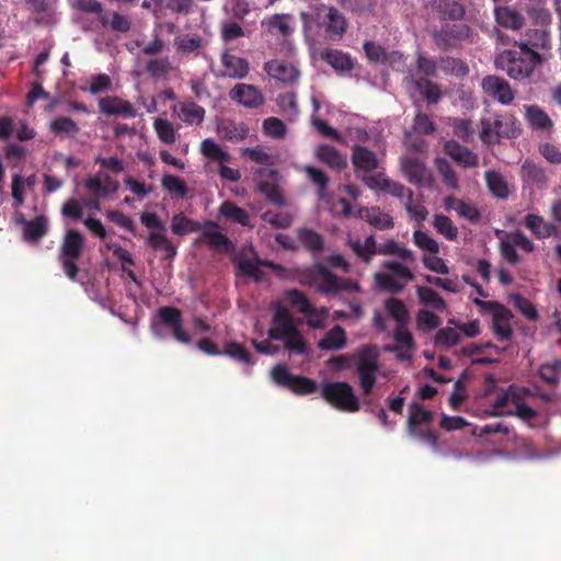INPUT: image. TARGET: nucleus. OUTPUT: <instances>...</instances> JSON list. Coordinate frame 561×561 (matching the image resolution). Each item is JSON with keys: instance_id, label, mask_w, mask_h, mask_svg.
Instances as JSON below:
<instances>
[{"instance_id": "1", "label": "nucleus", "mask_w": 561, "mask_h": 561, "mask_svg": "<svg viewBox=\"0 0 561 561\" xmlns=\"http://www.w3.org/2000/svg\"><path fill=\"white\" fill-rule=\"evenodd\" d=\"M267 336L268 339L261 342L255 340L252 341L253 346L261 354L275 355L278 353L279 347L277 345H273L271 343L272 340L283 341L285 350L289 353L298 355L307 353V344L297 328V322L290 311L279 302L276 304L275 311L272 317V324L267 331Z\"/></svg>"}, {"instance_id": "2", "label": "nucleus", "mask_w": 561, "mask_h": 561, "mask_svg": "<svg viewBox=\"0 0 561 561\" xmlns=\"http://www.w3.org/2000/svg\"><path fill=\"white\" fill-rule=\"evenodd\" d=\"M301 285L310 286L327 297H336L342 293H359L362 287L358 282L340 277L332 273L323 264H314L298 274Z\"/></svg>"}, {"instance_id": "3", "label": "nucleus", "mask_w": 561, "mask_h": 561, "mask_svg": "<svg viewBox=\"0 0 561 561\" xmlns=\"http://www.w3.org/2000/svg\"><path fill=\"white\" fill-rule=\"evenodd\" d=\"M540 62L541 57L536 50L517 47L516 42L513 48L503 50L495 58L496 68L513 80L528 79Z\"/></svg>"}, {"instance_id": "4", "label": "nucleus", "mask_w": 561, "mask_h": 561, "mask_svg": "<svg viewBox=\"0 0 561 561\" xmlns=\"http://www.w3.org/2000/svg\"><path fill=\"white\" fill-rule=\"evenodd\" d=\"M355 374L358 377V385L362 390L363 403L367 412H373V400L370 398L379 374V354L373 346L360 348L355 355Z\"/></svg>"}, {"instance_id": "5", "label": "nucleus", "mask_w": 561, "mask_h": 561, "mask_svg": "<svg viewBox=\"0 0 561 561\" xmlns=\"http://www.w3.org/2000/svg\"><path fill=\"white\" fill-rule=\"evenodd\" d=\"M321 396L333 408L340 411L353 413L360 409L359 398L348 382L325 381L321 386Z\"/></svg>"}, {"instance_id": "6", "label": "nucleus", "mask_w": 561, "mask_h": 561, "mask_svg": "<svg viewBox=\"0 0 561 561\" xmlns=\"http://www.w3.org/2000/svg\"><path fill=\"white\" fill-rule=\"evenodd\" d=\"M83 248L84 238L82 233L76 229H68L60 247L59 261L62 264L65 274L72 280L78 275L77 261L81 256Z\"/></svg>"}, {"instance_id": "7", "label": "nucleus", "mask_w": 561, "mask_h": 561, "mask_svg": "<svg viewBox=\"0 0 561 561\" xmlns=\"http://www.w3.org/2000/svg\"><path fill=\"white\" fill-rule=\"evenodd\" d=\"M472 30L467 24L462 23H445L439 30H435L432 34L433 41L436 46L443 50L457 48L460 44L469 38Z\"/></svg>"}, {"instance_id": "8", "label": "nucleus", "mask_w": 561, "mask_h": 561, "mask_svg": "<svg viewBox=\"0 0 561 561\" xmlns=\"http://www.w3.org/2000/svg\"><path fill=\"white\" fill-rule=\"evenodd\" d=\"M271 378L278 386L287 387L299 394H309L317 391L316 381L307 377L293 375L284 364H278L271 370Z\"/></svg>"}, {"instance_id": "9", "label": "nucleus", "mask_w": 561, "mask_h": 561, "mask_svg": "<svg viewBox=\"0 0 561 561\" xmlns=\"http://www.w3.org/2000/svg\"><path fill=\"white\" fill-rule=\"evenodd\" d=\"M400 169L407 180L416 186H431L432 172L417 157L404 156L400 159Z\"/></svg>"}, {"instance_id": "10", "label": "nucleus", "mask_w": 561, "mask_h": 561, "mask_svg": "<svg viewBox=\"0 0 561 561\" xmlns=\"http://www.w3.org/2000/svg\"><path fill=\"white\" fill-rule=\"evenodd\" d=\"M316 22L323 27L331 37H342L346 31L347 22L344 15L334 7H322L317 10Z\"/></svg>"}, {"instance_id": "11", "label": "nucleus", "mask_w": 561, "mask_h": 561, "mask_svg": "<svg viewBox=\"0 0 561 561\" xmlns=\"http://www.w3.org/2000/svg\"><path fill=\"white\" fill-rule=\"evenodd\" d=\"M483 91L503 105L511 104L515 99V93L510 83L496 76H486L482 80Z\"/></svg>"}, {"instance_id": "12", "label": "nucleus", "mask_w": 561, "mask_h": 561, "mask_svg": "<svg viewBox=\"0 0 561 561\" xmlns=\"http://www.w3.org/2000/svg\"><path fill=\"white\" fill-rule=\"evenodd\" d=\"M480 124V138L484 144L496 142L501 137L510 138L514 136V130L512 128L514 122L512 119H495L491 122L490 119L482 118Z\"/></svg>"}, {"instance_id": "13", "label": "nucleus", "mask_w": 561, "mask_h": 561, "mask_svg": "<svg viewBox=\"0 0 561 561\" xmlns=\"http://www.w3.org/2000/svg\"><path fill=\"white\" fill-rule=\"evenodd\" d=\"M161 324L167 325L173 333L176 341L190 344L191 337L182 328V313L174 307H162L159 309Z\"/></svg>"}, {"instance_id": "14", "label": "nucleus", "mask_w": 561, "mask_h": 561, "mask_svg": "<svg viewBox=\"0 0 561 561\" xmlns=\"http://www.w3.org/2000/svg\"><path fill=\"white\" fill-rule=\"evenodd\" d=\"M231 100L245 107L256 108L264 103L262 93L251 84L238 83L229 93Z\"/></svg>"}, {"instance_id": "15", "label": "nucleus", "mask_w": 561, "mask_h": 561, "mask_svg": "<svg viewBox=\"0 0 561 561\" xmlns=\"http://www.w3.org/2000/svg\"><path fill=\"white\" fill-rule=\"evenodd\" d=\"M222 70L217 73L218 77L242 79L249 73V64L245 59L224 53L221 55Z\"/></svg>"}, {"instance_id": "16", "label": "nucleus", "mask_w": 561, "mask_h": 561, "mask_svg": "<svg viewBox=\"0 0 561 561\" xmlns=\"http://www.w3.org/2000/svg\"><path fill=\"white\" fill-rule=\"evenodd\" d=\"M100 111L106 115L135 117L137 112L128 102L116 96L103 98L99 102Z\"/></svg>"}, {"instance_id": "17", "label": "nucleus", "mask_w": 561, "mask_h": 561, "mask_svg": "<svg viewBox=\"0 0 561 561\" xmlns=\"http://www.w3.org/2000/svg\"><path fill=\"white\" fill-rule=\"evenodd\" d=\"M178 117L188 125H201L205 118V110L195 102H181L173 106Z\"/></svg>"}, {"instance_id": "18", "label": "nucleus", "mask_w": 561, "mask_h": 561, "mask_svg": "<svg viewBox=\"0 0 561 561\" xmlns=\"http://www.w3.org/2000/svg\"><path fill=\"white\" fill-rule=\"evenodd\" d=\"M445 152L457 163L465 168H473L478 164V156L470 149L461 146L455 140L445 144Z\"/></svg>"}, {"instance_id": "19", "label": "nucleus", "mask_w": 561, "mask_h": 561, "mask_svg": "<svg viewBox=\"0 0 561 561\" xmlns=\"http://www.w3.org/2000/svg\"><path fill=\"white\" fill-rule=\"evenodd\" d=\"M352 162L357 170L364 172L379 169V160L376 153L360 145L353 147Z\"/></svg>"}, {"instance_id": "20", "label": "nucleus", "mask_w": 561, "mask_h": 561, "mask_svg": "<svg viewBox=\"0 0 561 561\" xmlns=\"http://www.w3.org/2000/svg\"><path fill=\"white\" fill-rule=\"evenodd\" d=\"M520 178L524 185L543 188L548 176L542 168L531 161H525L520 168Z\"/></svg>"}, {"instance_id": "21", "label": "nucleus", "mask_w": 561, "mask_h": 561, "mask_svg": "<svg viewBox=\"0 0 561 561\" xmlns=\"http://www.w3.org/2000/svg\"><path fill=\"white\" fill-rule=\"evenodd\" d=\"M433 10L440 20L460 21L466 14L465 7L456 0H438L433 3Z\"/></svg>"}, {"instance_id": "22", "label": "nucleus", "mask_w": 561, "mask_h": 561, "mask_svg": "<svg viewBox=\"0 0 561 561\" xmlns=\"http://www.w3.org/2000/svg\"><path fill=\"white\" fill-rule=\"evenodd\" d=\"M316 157L335 171H341L347 165L346 157L329 145L318 146L316 149Z\"/></svg>"}, {"instance_id": "23", "label": "nucleus", "mask_w": 561, "mask_h": 561, "mask_svg": "<svg viewBox=\"0 0 561 561\" xmlns=\"http://www.w3.org/2000/svg\"><path fill=\"white\" fill-rule=\"evenodd\" d=\"M262 25L266 27L272 35H280L287 37L294 32L293 16L289 14H274L262 21Z\"/></svg>"}, {"instance_id": "24", "label": "nucleus", "mask_w": 561, "mask_h": 561, "mask_svg": "<svg viewBox=\"0 0 561 561\" xmlns=\"http://www.w3.org/2000/svg\"><path fill=\"white\" fill-rule=\"evenodd\" d=\"M347 245L366 264L370 263L374 255H377V242L373 234L368 236L364 241L358 238H348Z\"/></svg>"}, {"instance_id": "25", "label": "nucleus", "mask_w": 561, "mask_h": 561, "mask_svg": "<svg viewBox=\"0 0 561 561\" xmlns=\"http://www.w3.org/2000/svg\"><path fill=\"white\" fill-rule=\"evenodd\" d=\"M267 73L282 82H294L299 76V71L290 64L280 60H272L265 64Z\"/></svg>"}, {"instance_id": "26", "label": "nucleus", "mask_w": 561, "mask_h": 561, "mask_svg": "<svg viewBox=\"0 0 561 561\" xmlns=\"http://www.w3.org/2000/svg\"><path fill=\"white\" fill-rule=\"evenodd\" d=\"M490 193L499 199H507L511 191L505 178L495 170H488L484 174Z\"/></svg>"}, {"instance_id": "27", "label": "nucleus", "mask_w": 561, "mask_h": 561, "mask_svg": "<svg viewBox=\"0 0 561 561\" xmlns=\"http://www.w3.org/2000/svg\"><path fill=\"white\" fill-rule=\"evenodd\" d=\"M434 419V414L431 411L424 410L423 407L417 402L410 404V413L408 416V434L416 433L420 425L431 424Z\"/></svg>"}, {"instance_id": "28", "label": "nucleus", "mask_w": 561, "mask_h": 561, "mask_svg": "<svg viewBox=\"0 0 561 561\" xmlns=\"http://www.w3.org/2000/svg\"><path fill=\"white\" fill-rule=\"evenodd\" d=\"M376 251L378 255H397L407 263L415 262L414 253L410 249L405 248L402 243H399L392 239L387 240L380 245L377 244Z\"/></svg>"}, {"instance_id": "29", "label": "nucleus", "mask_w": 561, "mask_h": 561, "mask_svg": "<svg viewBox=\"0 0 561 561\" xmlns=\"http://www.w3.org/2000/svg\"><path fill=\"white\" fill-rule=\"evenodd\" d=\"M99 21L103 26L118 33H127L131 27L130 19L117 11L101 14Z\"/></svg>"}, {"instance_id": "30", "label": "nucleus", "mask_w": 561, "mask_h": 561, "mask_svg": "<svg viewBox=\"0 0 561 561\" xmlns=\"http://www.w3.org/2000/svg\"><path fill=\"white\" fill-rule=\"evenodd\" d=\"M513 314L510 309L500 308V310L493 314V331L495 335L501 340H510L513 330L510 324V320L512 319Z\"/></svg>"}, {"instance_id": "31", "label": "nucleus", "mask_w": 561, "mask_h": 561, "mask_svg": "<svg viewBox=\"0 0 561 561\" xmlns=\"http://www.w3.org/2000/svg\"><path fill=\"white\" fill-rule=\"evenodd\" d=\"M494 14L496 22L506 28L518 30L524 24V18L511 8L496 7Z\"/></svg>"}, {"instance_id": "32", "label": "nucleus", "mask_w": 561, "mask_h": 561, "mask_svg": "<svg viewBox=\"0 0 561 561\" xmlns=\"http://www.w3.org/2000/svg\"><path fill=\"white\" fill-rule=\"evenodd\" d=\"M321 58L335 70L350 71L353 68L351 57L341 50L325 49L321 53Z\"/></svg>"}, {"instance_id": "33", "label": "nucleus", "mask_w": 561, "mask_h": 561, "mask_svg": "<svg viewBox=\"0 0 561 561\" xmlns=\"http://www.w3.org/2000/svg\"><path fill=\"white\" fill-rule=\"evenodd\" d=\"M147 244L156 251H162L164 253L163 260H171L176 255V248L168 239L165 232L149 233Z\"/></svg>"}, {"instance_id": "34", "label": "nucleus", "mask_w": 561, "mask_h": 561, "mask_svg": "<svg viewBox=\"0 0 561 561\" xmlns=\"http://www.w3.org/2000/svg\"><path fill=\"white\" fill-rule=\"evenodd\" d=\"M527 39L516 42L517 47L526 49H547L549 48V34L545 30H529L527 32Z\"/></svg>"}, {"instance_id": "35", "label": "nucleus", "mask_w": 561, "mask_h": 561, "mask_svg": "<svg viewBox=\"0 0 561 561\" xmlns=\"http://www.w3.org/2000/svg\"><path fill=\"white\" fill-rule=\"evenodd\" d=\"M346 345V333L341 325H335L318 343L321 350H342Z\"/></svg>"}, {"instance_id": "36", "label": "nucleus", "mask_w": 561, "mask_h": 561, "mask_svg": "<svg viewBox=\"0 0 561 561\" xmlns=\"http://www.w3.org/2000/svg\"><path fill=\"white\" fill-rule=\"evenodd\" d=\"M525 226L539 239L550 237L556 228L552 224H548L542 217L529 214L525 217Z\"/></svg>"}, {"instance_id": "37", "label": "nucleus", "mask_w": 561, "mask_h": 561, "mask_svg": "<svg viewBox=\"0 0 561 561\" xmlns=\"http://www.w3.org/2000/svg\"><path fill=\"white\" fill-rule=\"evenodd\" d=\"M219 214L229 219L232 222L240 224L242 226L250 225V216L247 210L237 206L234 203L226 201L219 207Z\"/></svg>"}, {"instance_id": "38", "label": "nucleus", "mask_w": 561, "mask_h": 561, "mask_svg": "<svg viewBox=\"0 0 561 561\" xmlns=\"http://www.w3.org/2000/svg\"><path fill=\"white\" fill-rule=\"evenodd\" d=\"M301 244L312 253H320L323 250L324 241L321 234L312 229L300 228L297 231Z\"/></svg>"}, {"instance_id": "39", "label": "nucleus", "mask_w": 561, "mask_h": 561, "mask_svg": "<svg viewBox=\"0 0 561 561\" xmlns=\"http://www.w3.org/2000/svg\"><path fill=\"white\" fill-rule=\"evenodd\" d=\"M525 112L526 118L533 128L547 130L552 127V121L539 106L526 105Z\"/></svg>"}, {"instance_id": "40", "label": "nucleus", "mask_w": 561, "mask_h": 561, "mask_svg": "<svg viewBox=\"0 0 561 561\" xmlns=\"http://www.w3.org/2000/svg\"><path fill=\"white\" fill-rule=\"evenodd\" d=\"M362 218L379 230H388L393 227L392 217L382 213L379 208L366 209L362 214Z\"/></svg>"}, {"instance_id": "41", "label": "nucleus", "mask_w": 561, "mask_h": 561, "mask_svg": "<svg viewBox=\"0 0 561 561\" xmlns=\"http://www.w3.org/2000/svg\"><path fill=\"white\" fill-rule=\"evenodd\" d=\"M48 230V222L45 216H38L24 224V238L28 241H38Z\"/></svg>"}, {"instance_id": "42", "label": "nucleus", "mask_w": 561, "mask_h": 561, "mask_svg": "<svg viewBox=\"0 0 561 561\" xmlns=\"http://www.w3.org/2000/svg\"><path fill=\"white\" fill-rule=\"evenodd\" d=\"M260 265L268 266L274 271H282L283 267L273 262H262V261H252L249 259H241L238 263V267L241 273L244 275L251 276L255 279H260L262 277V272L260 270Z\"/></svg>"}, {"instance_id": "43", "label": "nucleus", "mask_w": 561, "mask_h": 561, "mask_svg": "<svg viewBox=\"0 0 561 561\" xmlns=\"http://www.w3.org/2000/svg\"><path fill=\"white\" fill-rule=\"evenodd\" d=\"M154 131L160 141L167 145H173L176 141L178 134L171 122L158 117L153 122Z\"/></svg>"}, {"instance_id": "44", "label": "nucleus", "mask_w": 561, "mask_h": 561, "mask_svg": "<svg viewBox=\"0 0 561 561\" xmlns=\"http://www.w3.org/2000/svg\"><path fill=\"white\" fill-rule=\"evenodd\" d=\"M171 229L175 234L184 236L199 231L202 229V225L187 218L183 214H176L172 217Z\"/></svg>"}, {"instance_id": "45", "label": "nucleus", "mask_w": 561, "mask_h": 561, "mask_svg": "<svg viewBox=\"0 0 561 561\" xmlns=\"http://www.w3.org/2000/svg\"><path fill=\"white\" fill-rule=\"evenodd\" d=\"M374 280L379 289L391 294H399L405 287V283L387 273H375Z\"/></svg>"}, {"instance_id": "46", "label": "nucleus", "mask_w": 561, "mask_h": 561, "mask_svg": "<svg viewBox=\"0 0 561 561\" xmlns=\"http://www.w3.org/2000/svg\"><path fill=\"white\" fill-rule=\"evenodd\" d=\"M435 167L440 174L444 184L450 190L459 188L458 175L451 168L450 163L444 158H436Z\"/></svg>"}, {"instance_id": "47", "label": "nucleus", "mask_w": 561, "mask_h": 561, "mask_svg": "<svg viewBox=\"0 0 561 561\" xmlns=\"http://www.w3.org/2000/svg\"><path fill=\"white\" fill-rule=\"evenodd\" d=\"M304 171L306 172L308 179L318 187L319 198L327 199V187L329 184L328 175L322 170L311 165L304 167Z\"/></svg>"}, {"instance_id": "48", "label": "nucleus", "mask_w": 561, "mask_h": 561, "mask_svg": "<svg viewBox=\"0 0 561 561\" xmlns=\"http://www.w3.org/2000/svg\"><path fill=\"white\" fill-rule=\"evenodd\" d=\"M385 308L388 313L398 322V325L408 323L410 314L403 301L393 297L389 298L385 302Z\"/></svg>"}, {"instance_id": "49", "label": "nucleus", "mask_w": 561, "mask_h": 561, "mask_svg": "<svg viewBox=\"0 0 561 561\" xmlns=\"http://www.w3.org/2000/svg\"><path fill=\"white\" fill-rule=\"evenodd\" d=\"M285 296L287 301L294 307H297L302 314L311 316L314 312V307L302 291L290 289L286 291Z\"/></svg>"}, {"instance_id": "50", "label": "nucleus", "mask_w": 561, "mask_h": 561, "mask_svg": "<svg viewBox=\"0 0 561 561\" xmlns=\"http://www.w3.org/2000/svg\"><path fill=\"white\" fill-rule=\"evenodd\" d=\"M276 102L283 113L289 121H295L299 114L297 98L295 93L279 94Z\"/></svg>"}, {"instance_id": "51", "label": "nucleus", "mask_w": 561, "mask_h": 561, "mask_svg": "<svg viewBox=\"0 0 561 561\" xmlns=\"http://www.w3.org/2000/svg\"><path fill=\"white\" fill-rule=\"evenodd\" d=\"M433 226L438 233L447 240H456L458 237V228L453 224L451 219L445 215H435Z\"/></svg>"}, {"instance_id": "52", "label": "nucleus", "mask_w": 561, "mask_h": 561, "mask_svg": "<svg viewBox=\"0 0 561 561\" xmlns=\"http://www.w3.org/2000/svg\"><path fill=\"white\" fill-rule=\"evenodd\" d=\"M416 294L419 299L437 310H444L446 308L445 300L431 287L417 286Z\"/></svg>"}, {"instance_id": "53", "label": "nucleus", "mask_w": 561, "mask_h": 561, "mask_svg": "<svg viewBox=\"0 0 561 561\" xmlns=\"http://www.w3.org/2000/svg\"><path fill=\"white\" fill-rule=\"evenodd\" d=\"M393 337L397 342V344L392 347H387V351L396 352L399 348H407V350H414L415 344L412 337V334L407 329V324L403 325H397L396 330L393 331Z\"/></svg>"}, {"instance_id": "54", "label": "nucleus", "mask_w": 561, "mask_h": 561, "mask_svg": "<svg viewBox=\"0 0 561 561\" xmlns=\"http://www.w3.org/2000/svg\"><path fill=\"white\" fill-rule=\"evenodd\" d=\"M515 410H510L506 412H492L491 415L493 416H503V415H511V416H517L518 419L523 420L524 422H527L529 425H531V421L537 419L539 413L535 409L530 408L526 403H518V405H515Z\"/></svg>"}, {"instance_id": "55", "label": "nucleus", "mask_w": 561, "mask_h": 561, "mask_svg": "<svg viewBox=\"0 0 561 561\" xmlns=\"http://www.w3.org/2000/svg\"><path fill=\"white\" fill-rule=\"evenodd\" d=\"M415 88L421 91V93L423 94L424 99L428 102V103H437L440 98H442V92H440V89L439 87L432 82V81H428L427 79H419L415 81Z\"/></svg>"}, {"instance_id": "56", "label": "nucleus", "mask_w": 561, "mask_h": 561, "mask_svg": "<svg viewBox=\"0 0 561 561\" xmlns=\"http://www.w3.org/2000/svg\"><path fill=\"white\" fill-rule=\"evenodd\" d=\"M262 219L272 225L274 228L286 229L291 226L294 221V215L285 211L274 213L272 210H266L262 215Z\"/></svg>"}, {"instance_id": "57", "label": "nucleus", "mask_w": 561, "mask_h": 561, "mask_svg": "<svg viewBox=\"0 0 561 561\" xmlns=\"http://www.w3.org/2000/svg\"><path fill=\"white\" fill-rule=\"evenodd\" d=\"M259 190L274 205L285 206L287 204L278 185L263 181L260 183Z\"/></svg>"}, {"instance_id": "58", "label": "nucleus", "mask_w": 561, "mask_h": 561, "mask_svg": "<svg viewBox=\"0 0 561 561\" xmlns=\"http://www.w3.org/2000/svg\"><path fill=\"white\" fill-rule=\"evenodd\" d=\"M413 242L416 247H419L424 252H427V255L437 254L439 252V244L436 240H434L426 232L421 230H415L413 232Z\"/></svg>"}, {"instance_id": "59", "label": "nucleus", "mask_w": 561, "mask_h": 561, "mask_svg": "<svg viewBox=\"0 0 561 561\" xmlns=\"http://www.w3.org/2000/svg\"><path fill=\"white\" fill-rule=\"evenodd\" d=\"M202 153L215 161L219 162H228L230 160V156L222 151L221 148L211 139H205L202 142L201 147Z\"/></svg>"}, {"instance_id": "60", "label": "nucleus", "mask_w": 561, "mask_h": 561, "mask_svg": "<svg viewBox=\"0 0 561 561\" xmlns=\"http://www.w3.org/2000/svg\"><path fill=\"white\" fill-rule=\"evenodd\" d=\"M221 355H227L229 357H232L233 359L247 364V365H253L254 362L252 360L251 354L240 344L236 342H230L226 345V348L221 352Z\"/></svg>"}, {"instance_id": "61", "label": "nucleus", "mask_w": 561, "mask_h": 561, "mask_svg": "<svg viewBox=\"0 0 561 561\" xmlns=\"http://www.w3.org/2000/svg\"><path fill=\"white\" fill-rule=\"evenodd\" d=\"M382 266L385 270H387L391 273L390 275H392L393 277H396L400 280L403 279L407 283V282H411L414 279L413 272L408 266H405L403 263L390 260V261L383 262Z\"/></svg>"}, {"instance_id": "62", "label": "nucleus", "mask_w": 561, "mask_h": 561, "mask_svg": "<svg viewBox=\"0 0 561 561\" xmlns=\"http://www.w3.org/2000/svg\"><path fill=\"white\" fill-rule=\"evenodd\" d=\"M218 131L221 135V137L232 140L243 139L247 136L248 129L243 126H238L232 121H226L219 125Z\"/></svg>"}, {"instance_id": "63", "label": "nucleus", "mask_w": 561, "mask_h": 561, "mask_svg": "<svg viewBox=\"0 0 561 561\" xmlns=\"http://www.w3.org/2000/svg\"><path fill=\"white\" fill-rule=\"evenodd\" d=\"M50 129L56 134L75 136L79 131L77 123L70 117H58L50 123Z\"/></svg>"}, {"instance_id": "64", "label": "nucleus", "mask_w": 561, "mask_h": 561, "mask_svg": "<svg viewBox=\"0 0 561 561\" xmlns=\"http://www.w3.org/2000/svg\"><path fill=\"white\" fill-rule=\"evenodd\" d=\"M202 239L216 250L229 251L231 248L230 240L218 231L206 230L203 232Z\"/></svg>"}]
</instances>
